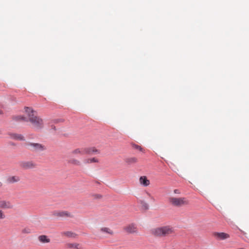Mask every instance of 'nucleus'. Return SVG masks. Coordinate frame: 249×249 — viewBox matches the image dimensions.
<instances>
[{
  "mask_svg": "<svg viewBox=\"0 0 249 249\" xmlns=\"http://www.w3.org/2000/svg\"><path fill=\"white\" fill-rule=\"evenodd\" d=\"M25 112L28 116V120L32 127L35 130H39L43 128V121L42 118L36 115V112L30 107H25Z\"/></svg>",
  "mask_w": 249,
  "mask_h": 249,
  "instance_id": "1",
  "label": "nucleus"
},
{
  "mask_svg": "<svg viewBox=\"0 0 249 249\" xmlns=\"http://www.w3.org/2000/svg\"><path fill=\"white\" fill-rule=\"evenodd\" d=\"M174 233V229L170 226L157 227L151 230V233L153 235L160 237L168 236Z\"/></svg>",
  "mask_w": 249,
  "mask_h": 249,
  "instance_id": "2",
  "label": "nucleus"
},
{
  "mask_svg": "<svg viewBox=\"0 0 249 249\" xmlns=\"http://www.w3.org/2000/svg\"><path fill=\"white\" fill-rule=\"evenodd\" d=\"M168 201L171 205L176 207H181L189 204V201L184 197L171 196L169 197Z\"/></svg>",
  "mask_w": 249,
  "mask_h": 249,
  "instance_id": "3",
  "label": "nucleus"
},
{
  "mask_svg": "<svg viewBox=\"0 0 249 249\" xmlns=\"http://www.w3.org/2000/svg\"><path fill=\"white\" fill-rule=\"evenodd\" d=\"M26 146L30 150L34 152H41L46 149V146L39 143L28 142L26 143Z\"/></svg>",
  "mask_w": 249,
  "mask_h": 249,
  "instance_id": "4",
  "label": "nucleus"
},
{
  "mask_svg": "<svg viewBox=\"0 0 249 249\" xmlns=\"http://www.w3.org/2000/svg\"><path fill=\"white\" fill-rule=\"evenodd\" d=\"M20 165L25 169H33L36 167V164L32 161H22L20 163Z\"/></svg>",
  "mask_w": 249,
  "mask_h": 249,
  "instance_id": "5",
  "label": "nucleus"
},
{
  "mask_svg": "<svg viewBox=\"0 0 249 249\" xmlns=\"http://www.w3.org/2000/svg\"><path fill=\"white\" fill-rule=\"evenodd\" d=\"M9 138L16 141H25V137L21 134L9 132L8 133Z\"/></svg>",
  "mask_w": 249,
  "mask_h": 249,
  "instance_id": "6",
  "label": "nucleus"
},
{
  "mask_svg": "<svg viewBox=\"0 0 249 249\" xmlns=\"http://www.w3.org/2000/svg\"><path fill=\"white\" fill-rule=\"evenodd\" d=\"M213 235L218 240H224L230 237L229 234L225 232H214Z\"/></svg>",
  "mask_w": 249,
  "mask_h": 249,
  "instance_id": "7",
  "label": "nucleus"
},
{
  "mask_svg": "<svg viewBox=\"0 0 249 249\" xmlns=\"http://www.w3.org/2000/svg\"><path fill=\"white\" fill-rule=\"evenodd\" d=\"M124 230L129 233H133L137 232V228L135 224H130L124 228Z\"/></svg>",
  "mask_w": 249,
  "mask_h": 249,
  "instance_id": "8",
  "label": "nucleus"
},
{
  "mask_svg": "<svg viewBox=\"0 0 249 249\" xmlns=\"http://www.w3.org/2000/svg\"><path fill=\"white\" fill-rule=\"evenodd\" d=\"M85 154H100V151L97 149L95 147H85Z\"/></svg>",
  "mask_w": 249,
  "mask_h": 249,
  "instance_id": "9",
  "label": "nucleus"
},
{
  "mask_svg": "<svg viewBox=\"0 0 249 249\" xmlns=\"http://www.w3.org/2000/svg\"><path fill=\"white\" fill-rule=\"evenodd\" d=\"M13 205L10 202L5 200H0V208L1 209H11Z\"/></svg>",
  "mask_w": 249,
  "mask_h": 249,
  "instance_id": "10",
  "label": "nucleus"
},
{
  "mask_svg": "<svg viewBox=\"0 0 249 249\" xmlns=\"http://www.w3.org/2000/svg\"><path fill=\"white\" fill-rule=\"evenodd\" d=\"M67 248L69 249H82V245L77 243H67L66 244Z\"/></svg>",
  "mask_w": 249,
  "mask_h": 249,
  "instance_id": "11",
  "label": "nucleus"
},
{
  "mask_svg": "<svg viewBox=\"0 0 249 249\" xmlns=\"http://www.w3.org/2000/svg\"><path fill=\"white\" fill-rule=\"evenodd\" d=\"M139 181L141 185L144 187L148 186L150 184V181L146 176H141L139 178Z\"/></svg>",
  "mask_w": 249,
  "mask_h": 249,
  "instance_id": "12",
  "label": "nucleus"
},
{
  "mask_svg": "<svg viewBox=\"0 0 249 249\" xmlns=\"http://www.w3.org/2000/svg\"><path fill=\"white\" fill-rule=\"evenodd\" d=\"M20 180V177L18 176H9L7 179V182L10 183L18 182H19Z\"/></svg>",
  "mask_w": 249,
  "mask_h": 249,
  "instance_id": "13",
  "label": "nucleus"
},
{
  "mask_svg": "<svg viewBox=\"0 0 249 249\" xmlns=\"http://www.w3.org/2000/svg\"><path fill=\"white\" fill-rule=\"evenodd\" d=\"M99 162V160L95 157L86 158L83 160V162L85 164H90L92 163H98Z\"/></svg>",
  "mask_w": 249,
  "mask_h": 249,
  "instance_id": "14",
  "label": "nucleus"
},
{
  "mask_svg": "<svg viewBox=\"0 0 249 249\" xmlns=\"http://www.w3.org/2000/svg\"><path fill=\"white\" fill-rule=\"evenodd\" d=\"M61 234L62 236H65L69 238H75L77 236V235L75 233L71 231H63L62 232Z\"/></svg>",
  "mask_w": 249,
  "mask_h": 249,
  "instance_id": "15",
  "label": "nucleus"
},
{
  "mask_svg": "<svg viewBox=\"0 0 249 249\" xmlns=\"http://www.w3.org/2000/svg\"><path fill=\"white\" fill-rule=\"evenodd\" d=\"M71 155L73 156H76L78 155H83L85 154V148H76L71 152Z\"/></svg>",
  "mask_w": 249,
  "mask_h": 249,
  "instance_id": "16",
  "label": "nucleus"
},
{
  "mask_svg": "<svg viewBox=\"0 0 249 249\" xmlns=\"http://www.w3.org/2000/svg\"><path fill=\"white\" fill-rule=\"evenodd\" d=\"M38 241L42 243H50L51 240L48 237L45 235H39L38 237Z\"/></svg>",
  "mask_w": 249,
  "mask_h": 249,
  "instance_id": "17",
  "label": "nucleus"
},
{
  "mask_svg": "<svg viewBox=\"0 0 249 249\" xmlns=\"http://www.w3.org/2000/svg\"><path fill=\"white\" fill-rule=\"evenodd\" d=\"M138 159L136 157H129L125 159V162L128 165H131L135 164L138 162Z\"/></svg>",
  "mask_w": 249,
  "mask_h": 249,
  "instance_id": "18",
  "label": "nucleus"
},
{
  "mask_svg": "<svg viewBox=\"0 0 249 249\" xmlns=\"http://www.w3.org/2000/svg\"><path fill=\"white\" fill-rule=\"evenodd\" d=\"M101 231L102 232L112 235L114 234L113 231L109 228L103 227L100 229Z\"/></svg>",
  "mask_w": 249,
  "mask_h": 249,
  "instance_id": "19",
  "label": "nucleus"
},
{
  "mask_svg": "<svg viewBox=\"0 0 249 249\" xmlns=\"http://www.w3.org/2000/svg\"><path fill=\"white\" fill-rule=\"evenodd\" d=\"M69 162L76 166L81 165V162L79 160L74 158L70 159L69 160Z\"/></svg>",
  "mask_w": 249,
  "mask_h": 249,
  "instance_id": "20",
  "label": "nucleus"
},
{
  "mask_svg": "<svg viewBox=\"0 0 249 249\" xmlns=\"http://www.w3.org/2000/svg\"><path fill=\"white\" fill-rule=\"evenodd\" d=\"M13 120L16 122L27 121V118L24 116L18 115L13 117Z\"/></svg>",
  "mask_w": 249,
  "mask_h": 249,
  "instance_id": "21",
  "label": "nucleus"
},
{
  "mask_svg": "<svg viewBox=\"0 0 249 249\" xmlns=\"http://www.w3.org/2000/svg\"><path fill=\"white\" fill-rule=\"evenodd\" d=\"M131 145L134 149H135L139 150L140 151L144 152L143 149L140 145H139L134 143H131Z\"/></svg>",
  "mask_w": 249,
  "mask_h": 249,
  "instance_id": "22",
  "label": "nucleus"
},
{
  "mask_svg": "<svg viewBox=\"0 0 249 249\" xmlns=\"http://www.w3.org/2000/svg\"><path fill=\"white\" fill-rule=\"evenodd\" d=\"M5 218V215L2 210H0V219H3Z\"/></svg>",
  "mask_w": 249,
  "mask_h": 249,
  "instance_id": "23",
  "label": "nucleus"
},
{
  "mask_svg": "<svg viewBox=\"0 0 249 249\" xmlns=\"http://www.w3.org/2000/svg\"><path fill=\"white\" fill-rule=\"evenodd\" d=\"M59 215L61 216H68V213L65 212H62L59 213Z\"/></svg>",
  "mask_w": 249,
  "mask_h": 249,
  "instance_id": "24",
  "label": "nucleus"
},
{
  "mask_svg": "<svg viewBox=\"0 0 249 249\" xmlns=\"http://www.w3.org/2000/svg\"><path fill=\"white\" fill-rule=\"evenodd\" d=\"M93 196L95 198H96V199H100L102 198V196L99 194L94 195Z\"/></svg>",
  "mask_w": 249,
  "mask_h": 249,
  "instance_id": "25",
  "label": "nucleus"
},
{
  "mask_svg": "<svg viewBox=\"0 0 249 249\" xmlns=\"http://www.w3.org/2000/svg\"><path fill=\"white\" fill-rule=\"evenodd\" d=\"M174 193L175 194H180V191L178 189H175L174 190Z\"/></svg>",
  "mask_w": 249,
  "mask_h": 249,
  "instance_id": "26",
  "label": "nucleus"
},
{
  "mask_svg": "<svg viewBox=\"0 0 249 249\" xmlns=\"http://www.w3.org/2000/svg\"><path fill=\"white\" fill-rule=\"evenodd\" d=\"M150 199H151V201H152V202H154L155 201V199L154 198V197L152 196H151L150 197Z\"/></svg>",
  "mask_w": 249,
  "mask_h": 249,
  "instance_id": "27",
  "label": "nucleus"
},
{
  "mask_svg": "<svg viewBox=\"0 0 249 249\" xmlns=\"http://www.w3.org/2000/svg\"><path fill=\"white\" fill-rule=\"evenodd\" d=\"M146 194L149 197L152 196L151 194L148 192H146Z\"/></svg>",
  "mask_w": 249,
  "mask_h": 249,
  "instance_id": "28",
  "label": "nucleus"
},
{
  "mask_svg": "<svg viewBox=\"0 0 249 249\" xmlns=\"http://www.w3.org/2000/svg\"><path fill=\"white\" fill-rule=\"evenodd\" d=\"M2 186V183L0 182V186Z\"/></svg>",
  "mask_w": 249,
  "mask_h": 249,
  "instance_id": "29",
  "label": "nucleus"
},
{
  "mask_svg": "<svg viewBox=\"0 0 249 249\" xmlns=\"http://www.w3.org/2000/svg\"><path fill=\"white\" fill-rule=\"evenodd\" d=\"M2 113L1 110H0V114Z\"/></svg>",
  "mask_w": 249,
  "mask_h": 249,
  "instance_id": "30",
  "label": "nucleus"
},
{
  "mask_svg": "<svg viewBox=\"0 0 249 249\" xmlns=\"http://www.w3.org/2000/svg\"><path fill=\"white\" fill-rule=\"evenodd\" d=\"M1 133V131L0 130V134Z\"/></svg>",
  "mask_w": 249,
  "mask_h": 249,
  "instance_id": "31",
  "label": "nucleus"
}]
</instances>
